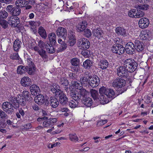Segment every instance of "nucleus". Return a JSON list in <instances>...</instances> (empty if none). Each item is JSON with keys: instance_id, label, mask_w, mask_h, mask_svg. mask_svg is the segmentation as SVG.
Returning a JSON list of instances; mask_svg holds the SVG:
<instances>
[{"instance_id": "nucleus-53", "label": "nucleus", "mask_w": 153, "mask_h": 153, "mask_svg": "<svg viewBox=\"0 0 153 153\" xmlns=\"http://www.w3.org/2000/svg\"><path fill=\"white\" fill-rule=\"evenodd\" d=\"M70 140L76 142L78 140V138L76 134H69Z\"/></svg>"}, {"instance_id": "nucleus-5", "label": "nucleus", "mask_w": 153, "mask_h": 153, "mask_svg": "<svg viewBox=\"0 0 153 153\" xmlns=\"http://www.w3.org/2000/svg\"><path fill=\"white\" fill-rule=\"evenodd\" d=\"M99 91L101 95V97H103V99L102 98H101V99L102 100H104L105 103H108L109 100L107 102L105 101L104 98L105 95L109 98L113 99L115 97V92L114 90L112 89L106 88L105 87H102L100 88Z\"/></svg>"}, {"instance_id": "nucleus-37", "label": "nucleus", "mask_w": 153, "mask_h": 153, "mask_svg": "<svg viewBox=\"0 0 153 153\" xmlns=\"http://www.w3.org/2000/svg\"><path fill=\"white\" fill-rule=\"evenodd\" d=\"M34 64L33 63L31 64V65H29L28 66H27V72L28 73L30 74H32L35 68L34 66Z\"/></svg>"}, {"instance_id": "nucleus-61", "label": "nucleus", "mask_w": 153, "mask_h": 153, "mask_svg": "<svg viewBox=\"0 0 153 153\" xmlns=\"http://www.w3.org/2000/svg\"><path fill=\"white\" fill-rule=\"evenodd\" d=\"M145 97L146 102V104H148L151 102V98L149 95H146Z\"/></svg>"}, {"instance_id": "nucleus-9", "label": "nucleus", "mask_w": 153, "mask_h": 153, "mask_svg": "<svg viewBox=\"0 0 153 153\" xmlns=\"http://www.w3.org/2000/svg\"><path fill=\"white\" fill-rule=\"evenodd\" d=\"M7 23L12 27L18 28L20 25L19 19L16 16H11L9 18Z\"/></svg>"}, {"instance_id": "nucleus-1", "label": "nucleus", "mask_w": 153, "mask_h": 153, "mask_svg": "<svg viewBox=\"0 0 153 153\" xmlns=\"http://www.w3.org/2000/svg\"><path fill=\"white\" fill-rule=\"evenodd\" d=\"M9 102H5L2 105V109L8 114H11L15 110L19 107V100L13 95H10L8 97Z\"/></svg>"}, {"instance_id": "nucleus-32", "label": "nucleus", "mask_w": 153, "mask_h": 153, "mask_svg": "<svg viewBox=\"0 0 153 153\" xmlns=\"http://www.w3.org/2000/svg\"><path fill=\"white\" fill-rule=\"evenodd\" d=\"M116 32L118 35L125 36L126 34V31L123 28L117 27L116 28Z\"/></svg>"}, {"instance_id": "nucleus-55", "label": "nucleus", "mask_w": 153, "mask_h": 153, "mask_svg": "<svg viewBox=\"0 0 153 153\" xmlns=\"http://www.w3.org/2000/svg\"><path fill=\"white\" fill-rule=\"evenodd\" d=\"M82 54L85 58H87L89 56L90 52L88 50H83L81 52Z\"/></svg>"}, {"instance_id": "nucleus-27", "label": "nucleus", "mask_w": 153, "mask_h": 153, "mask_svg": "<svg viewBox=\"0 0 153 153\" xmlns=\"http://www.w3.org/2000/svg\"><path fill=\"white\" fill-rule=\"evenodd\" d=\"M72 99L68 102L69 106L71 108H75L77 107H79V102H80L79 100L77 101L75 100V98L71 97Z\"/></svg>"}, {"instance_id": "nucleus-44", "label": "nucleus", "mask_w": 153, "mask_h": 153, "mask_svg": "<svg viewBox=\"0 0 153 153\" xmlns=\"http://www.w3.org/2000/svg\"><path fill=\"white\" fill-rule=\"evenodd\" d=\"M60 83L64 86H67L68 85V82L67 79L65 77H62L60 79Z\"/></svg>"}, {"instance_id": "nucleus-34", "label": "nucleus", "mask_w": 153, "mask_h": 153, "mask_svg": "<svg viewBox=\"0 0 153 153\" xmlns=\"http://www.w3.org/2000/svg\"><path fill=\"white\" fill-rule=\"evenodd\" d=\"M21 42L19 39H16L14 41L13 45V48L15 51H19V48H21Z\"/></svg>"}, {"instance_id": "nucleus-16", "label": "nucleus", "mask_w": 153, "mask_h": 153, "mask_svg": "<svg viewBox=\"0 0 153 153\" xmlns=\"http://www.w3.org/2000/svg\"><path fill=\"white\" fill-rule=\"evenodd\" d=\"M57 121V120L56 118L47 119L43 122V125L45 127H51Z\"/></svg>"}, {"instance_id": "nucleus-50", "label": "nucleus", "mask_w": 153, "mask_h": 153, "mask_svg": "<svg viewBox=\"0 0 153 153\" xmlns=\"http://www.w3.org/2000/svg\"><path fill=\"white\" fill-rule=\"evenodd\" d=\"M74 87L76 89H77V90H78L79 89H81L82 88V84L81 83H80L77 81L74 82Z\"/></svg>"}, {"instance_id": "nucleus-15", "label": "nucleus", "mask_w": 153, "mask_h": 153, "mask_svg": "<svg viewBox=\"0 0 153 153\" xmlns=\"http://www.w3.org/2000/svg\"><path fill=\"white\" fill-rule=\"evenodd\" d=\"M100 82L99 78L95 75L93 77L91 76V79H89L88 83L90 85L92 88L96 87L99 85Z\"/></svg>"}, {"instance_id": "nucleus-26", "label": "nucleus", "mask_w": 153, "mask_h": 153, "mask_svg": "<svg viewBox=\"0 0 153 153\" xmlns=\"http://www.w3.org/2000/svg\"><path fill=\"white\" fill-rule=\"evenodd\" d=\"M53 45H54V44L48 42H47L46 44H45V48L48 53L52 54L55 52V50L53 46Z\"/></svg>"}, {"instance_id": "nucleus-28", "label": "nucleus", "mask_w": 153, "mask_h": 153, "mask_svg": "<svg viewBox=\"0 0 153 153\" xmlns=\"http://www.w3.org/2000/svg\"><path fill=\"white\" fill-rule=\"evenodd\" d=\"M93 62L90 59L86 60L83 63V67L85 69H90L92 67Z\"/></svg>"}, {"instance_id": "nucleus-11", "label": "nucleus", "mask_w": 153, "mask_h": 153, "mask_svg": "<svg viewBox=\"0 0 153 153\" xmlns=\"http://www.w3.org/2000/svg\"><path fill=\"white\" fill-rule=\"evenodd\" d=\"M111 49L112 52L119 55L125 52V48L123 46L118 44L114 45Z\"/></svg>"}, {"instance_id": "nucleus-39", "label": "nucleus", "mask_w": 153, "mask_h": 153, "mask_svg": "<svg viewBox=\"0 0 153 153\" xmlns=\"http://www.w3.org/2000/svg\"><path fill=\"white\" fill-rule=\"evenodd\" d=\"M90 92L91 97L94 100H96L98 98V93L97 91L93 89H91Z\"/></svg>"}, {"instance_id": "nucleus-42", "label": "nucleus", "mask_w": 153, "mask_h": 153, "mask_svg": "<svg viewBox=\"0 0 153 153\" xmlns=\"http://www.w3.org/2000/svg\"><path fill=\"white\" fill-rule=\"evenodd\" d=\"M79 59L76 58H72L71 61V62L73 66L79 65Z\"/></svg>"}, {"instance_id": "nucleus-40", "label": "nucleus", "mask_w": 153, "mask_h": 153, "mask_svg": "<svg viewBox=\"0 0 153 153\" xmlns=\"http://www.w3.org/2000/svg\"><path fill=\"white\" fill-rule=\"evenodd\" d=\"M135 13V18H140L144 16V12L143 11L141 10H140L136 9Z\"/></svg>"}, {"instance_id": "nucleus-29", "label": "nucleus", "mask_w": 153, "mask_h": 153, "mask_svg": "<svg viewBox=\"0 0 153 153\" xmlns=\"http://www.w3.org/2000/svg\"><path fill=\"white\" fill-rule=\"evenodd\" d=\"M48 36L49 42L55 45L56 43V36L55 33H51L48 34Z\"/></svg>"}, {"instance_id": "nucleus-14", "label": "nucleus", "mask_w": 153, "mask_h": 153, "mask_svg": "<svg viewBox=\"0 0 153 153\" xmlns=\"http://www.w3.org/2000/svg\"><path fill=\"white\" fill-rule=\"evenodd\" d=\"M46 102L45 105H48L49 104L51 107L53 108L57 107L59 104V102L58 99L54 97H51L49 99V102L48 101L46 100Z\"/></svg>"}, {"instance_id": "nucleus-33", "label": "nucleus", "mask_w": 153, "mask_h": 153, "mask_svg": "<svg viewBox=\"0 0 153 153\" xmlns=\"http://www.w3.org/2000/svg\"><path fill=\"white\" fill-rule=\"evenodd\" d=\"M38 33L40 36L44 39H46L47 36L46 33L43 27L40 26L38 30Z\"/></svg>"}, {"instance_id": "nucleus-3", "label": "nucleus", "mask_w": 153, "mask_h": 153, "mask_svg": "<svg viewBox=\"0 0 153 153\" xmlns=\"http://www.w3.org/2000/svg\"><path fill=\"white\" fill-rule=\"evenodd\" d=\"M126 84V82L125 79L118 77L113 80L112 85L114 87L119 89L118 91V93L121 94L127 89V88L125 87Z\"/></svg>"}, {"instance_id": "nucleus-45", "label": "nucleus", "mask_w": 153, "mask_h": 153, "mask_svg": "<svg viewBox=\"0 0 153 153\" xmlns=\"http://www.w3.org/2000/svg\"><path fill=\"white\" fill-rule=\"evenodd\" d=\"M8 24L7 22L4 19H0V24L3 28H7L8 26Z\"/></svg>"}, {"instance_id": "nucleus-7", "label": "nucleus", "mask_w": 153, "mask_h": 153, "mask_svg": "<svg viewBox=\"0 0 153 153\" xmlns=\"http://www.w3.org/2000/svg\"><path fill=\"white\" fill-rule=\"evenodd\" d=\"M124 65L130 73L134 71L137 69V63L134 59H129L125 60Z\"/></svg>"}, {"instance_id": "nucleus-41", "label": "nucleus", "mask_w": 153, "mask_h": 153, "mask_svg": "<svg viewBox=\"0 0 153 153\" xmlns=\"http://www.w3.org/2000/svg\"><path fill=\"white\" fill-rule=\"evenodd\" d=\"M91 79V76H89L88 77L87 76L82 77L80 79V82L82 84H85V82H88L89 81V79Z\"/></svg>"}, {"instance_id": "nucleus-64", "label": "nucleus", "mask_w": 153, "mask_h": 153, "mask_svg": "<svg viewBox=\"0 0 153 153\" xmlns=\"http://www.w3.org/2000/svg\"><path fill=\"white\" fill-rule=\"evenodd\" d=\"M32 106L33 109L35 111H38L40 109L39 107L36 104H34Z\"/></svg>"}, {"instance_id": "nucleus-35", "label": "nucleus", "mask_w": 153, "mask_h": 153, "mask_svg": "<svg viewBox=\"0 0 153 153\" xmlns=\"http://www.w3.org/2000/svg\"><path fill=\"white\" fill-rule=\"evenodd\" d=\"M27 71V66L21 65L18 66L17 69L18 74H22Z\"/></svg>"}, {"instance_id": "nucleus-20", "label": "nucleus", "mask_w": 153, "mask_h": 153, "mask_svg": "<svg viewBox=\"0 0 153 153\" xmlns=\"http://www.w3.org/2000/svg\"><path fill=\"white\" fill-rule=\"evenodd\" d=\"M134 46L136 50L138 52H142L144 48V45L142 42L137 39L134 42Z\"/></svg>"}, {"instance_id": "nucleus-6", "label": "nucleus", "mask_w": 153, "mask_h": 153, "mask_svg": "<svg viewBox=\"0 0 153 153\" xmlns=\"http://www.w3.org/2000/svg\"><path fill=\"white\" fill-rule=\"evenodd\" d=\"M117 74L119 77L124 79H126L129 83H131L132 80L131 76H130L129 73L126 69L124 65L120 66L117 69Z\"/></svg>"}, {"instance_id": "nucleus-46", "label": "nucleus", "mask_w": 153, "mask_h": 153, "mask_svg": "<svg viewBox=\"0 0 153 153\" xmlns=\"http://www.w3.org/2000/svg\"><path fill=\"white\" fill-rule=\"evenodd\" d=\"M7 115L5 111L0 109V119H4L7 118Z\"/></svg>"}, {"instance_id": "nucleus-59", "label": "nucleus", "mask_w": 153, "mask_h": 153, "mask_svg": "<svg viewBox=\"0 0 153 153\" xmlns=\"http://www.w3.org/2000/svg\"><path fill=\"white\" fill-rule=\"evenodd\" d=\"M95 36L98 38H100L102 36V34L99 30H96V31H95L94 33Z\"/></svg>"}, {"instance_id": "nucleus-23", "label": "nucleus", "mask_w": 153, "mask_h": 153, "mask_svg": "<svg viewBox=\"0 0 153 153\" xmlns=\"http://www.w3.org/2000/svg\"><path fill=\"white\" fill-rule=\"evenodd\" d=\"M56 33L58 36L63 37L65 38L67 36L66 30L63 27H59L56 30Z\"/></svg>"}, {"instance_id": "nucleus-30", "label": "nucleus", "mask_w": 153, "mask_h": 153, "mask_svg": "<svg viewBox=\"0 0 153 153\" xmlns=\"http://www.w3.org/2000/svg\"><path fill=\"white\" fill-rule=\"evenodd\" d=\"M30 91L32 94L34 95H37L39 94L40 89L39 87L36 85H32L30 87Z\"/></svg>"}, {"instance_id": "nucleus-24", "label": "nucleus", "mask_w": 153, "mask_h": 153, "mask_svg": "<svg viewBox=\"0 0 153 153\" xmlns=\"http://www.w3.org/2000/svg\"><path fill=\"white\" fill-rule=\"evenodd\" d=\"M22 85L25 87L29 86L31 84V79L28 77H24L22 78L21 81Z\"/></svg>"}, {"instance_id": "nucleus-43", "label": "nucleus", "mask_w": 153, "mask_h": 153, "mask_svg": "<svg viewBox=\"0 0 153 153\" xmlns=\"http://www.w3.org/2000/svg\"><path fill=\"white\" fill-rule=\"evenodd\" d=\"M8 16V13L5 10L0 12V19H6Z\"/></svg>"}, {"instance_id": "nucleus-54", "label": "nucleus", "mask_w": 153, "mask_h": 153, "mask_svg": "<svg viewBox=\"0 0 153 153\" xmlns=\"http://www.w3.org/2000/svg\"><path fill=\"white\" fill-rule=\"evenodd\" d=\"M47 42L45 43L42 40H40L38 42V46L42 49H43L44 48H45V44Z\"/></svg>"}, {"instance_id": "nucleus-38", "label": "nucleus", "mask_w": 153, "mask_h": 153, "mask_svg": "<svg viewBox=\"0 0 153 153\" xmlns=\"http://www.w3.org/2000/svg\"><path fill=\"white\" fill-rule=\"evenodd\" d=\"M60 45L57 50V52H61L66 49L67 45L65 42L60 44Z\"/></svg>"}, {"instance_id": "nucleus-8", "label": "nucleus", "mask_w": 153, "mask_h": 153, "mask_svg": "<svg viewBox=\"0 0 153 153\" xmlns=\"http://www.w3.org/2000/svg\"><path fill=\"white\" fill-rule=\"evenodd\" d=\"M20 7L18 6H14L12 5H9L7 7L6 10L12 16H17L21 13V10Z\"/></svg>"}, {"instance_id": "nucleus-36", "label": "nucleus", "mask_w": 153, "mask_h": 153, "mask_svg": "<svg viewBox=\"0 0 153 153\" xmlns=\"http://www.w3.org/2000/svg\"><path fill=\"white\" fill-rule=\"evenodd\" d=\"M38 53L43 59H48V56L46 54V51L43 49L40 50L38 51Z\"/></svg>"}, {"instance_id": "nucleus-12", "label": "nucleus", "mask_w": 153, "mask_h": 153, "mask_svg": "<svg viewBox=\"0 0 153 153\" xmlns=\"http://www.w3.org/2000/svg\"><path fill=\"white\" fill-rule=\"evenodd\" d=\"M125 51L129 55H132L135 52L136 48L134 44L131 42H128L125 46Z\"/></svg>"}, {"instance_id": "nucleus-56", "label": "nucleus", "mask_w": 153, "mask_h": 153, "mask_svg": "<svg viewBox=\"0 0 153 153\" xmlns=\"http://www.w3.org/2000/svg\"><path fill=\"white\" fill-rule=\"evenodd\" d=\"M84 35L87 37H90L91 35V33L90 30L87 29L84 32Z\"/></svg>"}, {"instance_id": "nucleus-58", "label": "nucleus", "mask_w": 153, "mask_h": 153, "mask_svg": "<svg viewBox=\"0 0 153 153\" xmlns=\"http://www.w3.org/2000/svg\"><path fill=\"white\" fill-rule=\"evenodd\" d=\"M68 75L69 77L71 79H76V75L72 72H69Z\"/></svg>"}, {"instance_id": "nucleus-21", "label": "nucleus", "mask_w": 153, "mask_h": 153, "mask_svg": "<svg viewBox=\"0 0 153 153\" xmlns=\"http://www.w3.org/2000/svg\"><path fill=\"white\" fill-rule=\"evenodd\" d=\"M87 22L86 21H83L76 26V30L79 32L84 31L87 27Z\"/></svg>"}, {"instance_id": "nucleus-47", "label": "nucleus", "mask_w": 153, "mask_h": 153, "mask_svg": "<svg viewBox=\"0 0 153 153\" xmlns=\"http://www.w3.org/2000/svg\"><path fill=\"white\" fill-rule=\"evenodd\" d=\"M10 58L14 60H18L20 58L18 53H13L12 54H11L10 56Z\"/></svg>"}, {"instance_id": "nucleus-10", "label": "nucleus", "mask_w": 153, "mask_h": 153, "mask_svg": "<svg viewBox=\"0 0 153 153\" xmlns=\"http://www.w3.org/2000/svg\"><path fill=\"white\" fill-rule=\"evenodd\" d=\"M32 99L29 92L27 91H24L22 93V99L19 100V104L24 106L26 104V101L30 102Z\"/></svg>"}, {"instance_id": "nucleus-19", "label": "nucleus", "mask_w": 153, "mask_h": 153, "mask_svg": "<svg viewBox=\"0 0 153 153\" xmlns=\"http://www.w3.org/2000/svg\"><path fill=\"white\" fill-rule=\"evenodd\" d=\"M149 24V19L145 17L140 19L139 21L138 24L140 27L142 29L147 27Z\"/></svg>"}, {"instance_id": "nucleus-31", "label": "nucleus", "mask_w": 153, "mask_h": 153, "mask_svg": "<svg viewBox=\"0 0 153 153\" xmlns=\"http://www.w3.org/2000/svg\"><path fill=\"white\" fill-rule=\"evenodd\" d=\"M108 65V62L107 60L103 59L100 60L99 63V65L102 69H106Z\"/></svg>"}, {"instance_id": "nucleus-62", "label": "nucleus", "mask_w": 153, "mask_h": 153, "mask_svg": "<svg viewBox=\"0 0 153 153\" xmlns=\"http://www.w3.org/2000/svg\"><path fill=\"white\" fill-rule=\"evenodd\" d=\"M24 129H28L32 127V126L30 123H28L25 125L23 126Z\"/></svg>"}, {"instance_id": "nucleus-49", "label": "nucleus", "mask_w": 153, "mask_h": 153, "mask_svg": "<svg viewBox=\"0 0 153 153\" xmlns=\"http://www.w3.org/2000/svg\"><path fill=\"white\" fill-rule=\"evenodd\" d=\"M64 125V123H62L60 124H58L57 125V127L59 129L58 130H56L54 131V133H53V134H58L60 133L62 131V130L61 129V128H60L62 127H63Z\"/></svg>"}, {"instance_id": "nucleus-63", "label": "nucleus", "mask_w": 153, "mask_h": 153, "mask_svg": "<svg viewBox=\"0 0 153 153\" xmlns=\"http://www.w3.org/2000/svg\"><path fill=\"white\" fill-rule=\"evenodd\" d=\"M18 112H19L22 117H24L25 114V113L24 111V110H23L22 108H20L18 109Z\"/></svg>"}, {"instance_id": "nucleus-60", "label": "nucleus", "mask_w": 153, "mask_h": 153, "mask_svg": "<svg viewBox=\"0 0 153 153\" xmlns=\"http://www.w3.org/2000/svg\"><path fill=\"white\" fill-rule=\"evenodd\" d=\"M76 39L69 40L68 42V44L71 46H73L76 43Z\"/></svg>"}, {"instance_id": "nucleus-52", "label": "nucleus", "mask_w": 153, "mask_h": 153, "mask_svg": "<svg viewBox=\"0 0 153 153\" xmlns=\"http://www.w3.org/2000/svg\"><path fill=\"white\" fill-rule=\"evenodd\" d=\"M149 6L147 4H140L138 5V9L143 10H146L148 9Z\"/></svg>"}, {"instance_id": "nucleus-13", "label": "nucleus", "mask_w": 153, "mask_h": 153, "mask_svg": "<svg viewBox=\"0 0 153 153\" xmlns=\"http://www.w3.org/2000/svg\"><path fill=\"white\" fill-rule=\"evenodd\" d=\"M90 42L86 39L82 38V40L78 42L79 47L82 50H87L90 47Z\"/></svg>"}, {"instance_id": "nucleus-57", "label": "nucleus", "mask_w": 153, "mask_h": 153, "mask_svg": "<svg viewBox=\"0 0 153 153\" xmlns=\"http://www.w3.org/2000/svg\"><path fill=\"white\" fill-rule=\"evenodd\" d=\"M71 68L72 71L73 72H78V70L79 69V65L73 66L71 67Z\"/></svg>"}, {"instance_id": "nucleus-51", "label": "nucleus", "mask_w": 153, "mask_h": 153, "mask_svg": "<svg viewBox=\"0 0 153 153\" xmlns=\"http://www.w3.org/2000/svg\"><path fill=\"white\" fill-rule=\"evenodd\" d=\"M107 122L108 120H98L97 124V126H102L105 124Z\"/></svg>"}, {"instance_id": "nucleus-4", "label": "nucleus", "mask_w": 153, "mask_h": 153, "mask_svg": "<svg viewBox=\"0 0 153 153\" xmlns=\"http://www.w3.org/2000/svg\"><path fill=\"white\" fill-rule=\"evenodd\" d=\"M89 94V92L84 88L79 89L71 92L70 95L71 97L75 98L77 101L78 100L80 102L81 100L87 97Z\"/></svg>"}, {"instance_id": "nucleus-18", "label": "nucleus", "mask_w": 153, "mask_h": 153, "mask_svg": "<svg viewBox=\"0 0 153 153\" xmlns=\"http://www.w3.org/2000/svg\"><path fill=\"white\" fill-rule=\"evenodd\" d=\"M150 36V32L148 30H145L141 32L139 36L140 39L142 40H149Z\"/></svg>"}, {"instance_id": "nucleus-48", "label": "nucleus", "mask_w": 153, "mask_h": 153, "mask_svg": "<svg viewBox=\"0 0 153 153\" xmlns=\"http://www.w3.org/2000/svg\"><path fill=\"white\" fill-rule=\"evenodd\" d=\"M136 11V9H133L130 10L128 12V16L131 18H135V13Z\"/></svg>"}, {"instance_id": "nucleus-22", "label": "nucleus", "mask_w": 153, "mask_h": 153, "mask_svg": "<svg viewBox=\"0 0 153 153\" xmlns=\"http://www.w3.org/2000/svg\"><path fill=\"white\" fill-rule=\"evenodd\" d=\"M34 98V101L36 103L39 105H42L46 102L45 101L44 96L42 94H38Z\"/></svg>"}, {"instance_id": "nucleus-17", "label": "nucleus", "mask_w": 153, "mask_h": 153, "mask_svg": "<svg viewBox=\"0 0 153 153\" xmlns=\"http://www.w3.org/2000/svg\"><path fill=\"white\" fill-rule=\"evenodd\" d=\"M16 6L20 7H25L26 10L30 9L32 8V6L28 5V2L27 0H18L15 2Z\"/></svg>"}, {"instance_id": "nucleus-25", "label": "nucleus", "mask_w": 153, "mask_h": 153, "mask_svg": "<svg viewBox=\"0 0 153 153\" xmlns=\"http://www.w3.org/2000/svg\"><path fill=\"white\" fill-rule=\"evenodd\" d=\"M82 102L87 107H90L92 104V100L91 98L88 96L81 100Z\"/></svg>"}, {"instance_id": "nucleus-2", "label": "nucleus", "mask_w": 153, "mask_h": 153, "mask_svg": "<svg viewBox=\"0 0 153 153\" xmlns=\"http://www.w3.org/2000/svg\"><path fill=\"white\" fill-rule=\"evenodd\" d=\"M60 86L56 83H53L50 86V89L55 96L59 97V102L62 105H65L67 103L68 99L65 93L60 89Z\"/></svg>"}]
</instances>
